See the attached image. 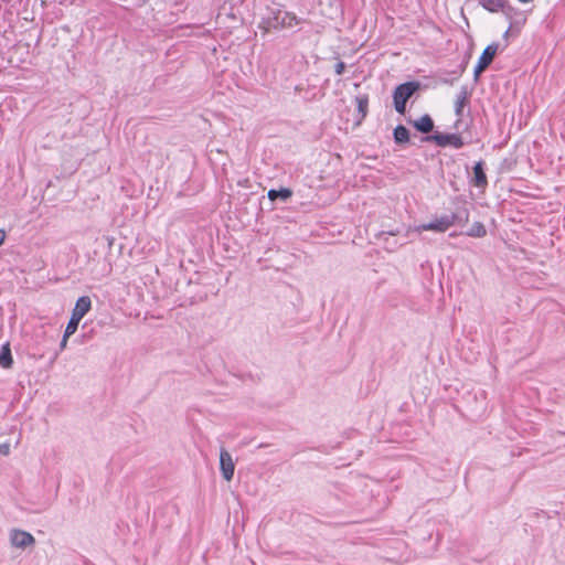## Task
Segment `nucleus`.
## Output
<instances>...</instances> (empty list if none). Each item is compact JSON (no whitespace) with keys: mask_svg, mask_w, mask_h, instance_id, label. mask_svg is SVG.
<instances>
[{"mask_svg":"<svg viewBox=\"0 0 565 565\" xmlns=\"http://www.w3.org/2000/svg\"><path fill=\"white\" fill-rule=\"evenodd\" d=\"M267 23L273 29L294 28L299 23L298 18L290 12L281 9L271 10V15L268 17Z\"/></svg>","mask_w":565,"mask_h":565,"instance_id":"1","label":"nucleus"},{"mask_svg":"<svg viewBox=\"0 0 565 565\" xmlns=\"http://www.w3.org/2000/svg\"><path fill=\"white\" fill-rule=\"evenodd\" d=\"M457 217H458L457 214L441 215L439 217L434 218L429 223H424V224L418 225L416 227V231L417 232L434 231V232H438V233H444L448 228H450L454 224L457 223Z\"/></svg>","mask_w":565,"mask_h":565,"instance_id":"2","label":"nucleus"},{"mask_svg":"<svg viewBox=\"0 0 565 565\" xmlns=\"http://www.w3.org/2000/svg\"><path fill=\"white\" fill-rule=\"evenodd\" d=\"M428 141H434L439 147H452L455 149H460L463 147L465 142L460 135L458 134H441L436 132L426 138Z\"/></svg>","mask_w":565,"mask_h":565,"instance_id":"3","label":"nucleus"},{"mask_svg":"<svg viewBox=\"0 0 565 565\" xmlns=\"http://www.w3.org/2000/svg\"><path fill=\"white\" fill-rule=\"evenodd\" d=\"M418 82H406L395 87L393 92V99L406 102L413 96L419 88Z\"/></svg>","mask_w":565,"mask_h":565,"instance_id":"4","label":"nucleus"},{"mask_svg":"<svg viewBox=\"0 0 565 565\" xmlns=\"http://www.w3.org/2000/svg\"><path fill=\"white\" fill-rule=\"evenodd\" d=\"M220 469L226 481H231L233 479L235 465L231 454L224 448L220 451Z\"/></svg>","mask_w":565,"mask_h":565,"instance_id":"5","label":"nucleus"},{"mask_svg":"<svg viewBox=\"0 0 565 565\" xmlns=\"http://www.w3.org/2000/svg\"><path fill=\"white\" fill-rule=\"evenodd\" d=\"M10 542L15 547L24 548L34 543V537L29 532L12 530L10 533Z\"/></svg>","mask_w":565,"mask_h":565,"instance_id":"6","label":"nucleus"},{"mask_svg":"<svg viewBox=\"0 0 565 565\" xmlns=\"http://www.w3.org/2000/svg\"><path fill=\"white\" fill-rule=\"evenodd\" d=\"M92 308V300L88 296H82L76 300L75 307L72 310V316L83 319Z\"/></svg>","mask_w":565,"mask_h":565,"instance_id":"7","label":"nucleus"},{"mask_svg":"<svg viewBox=\"0 0 565 565\" xmlns=\"http://www.w3.org/2000/svg\"><path fill=\"white\" fill-rule=\"evenodd\" d=\"M499 50V44L498 43H491L489 44L482 52V54L480 55L478 62L482 65H484L486 67H488L491 62L493 61V57L495 56L497 52Z\"/></svg>","mask_w":565,"mask_h":565,"instance_id":"8","label":"nucleus"},{"mask_svg":"<svg viewBox=\"0 0 565 565\" xmlns=\"http://www.w3.org/2000/svg\"><path fill=\"white\" fill-rule=\"evenodd\" d=\"M469 103V93L467 87H461L455 100V114L458 117L462 116L465 106Z\"/></svg>","mask_w":565,"mask_h":565,"instance_id":"9","label":"nucleus"},{"mask_svg":"<svg viewBox=\"0 0 565 565\" xmlns=\"http://www.w3.org/2000/svg\"><path fill=\"white\" fill-rule=\"evenodd\" d=\"M473 184L478 188H486L488 184L487 175L483 170V162L479 161L473 167Z\"/></svg>","mask_w":565,"mask_h":565,"instance_id":"10","label":"nucleus"},{"mask_svg":"<svg viewBox=\"0 0 565 565\" xmlns=\"http://www.w3.org/2000/svg\"><path fill=\"white\" fill-rule=\"evenodd\" d=\"M413 125L423 134H428L434 128V121L429 115L422 116L419 119L415 120Z\"/></svg>","mask_w":565,"mask_h":565,"instance_id":"11","label":"nucleus"},{"mask_svg":"<svg viewBox=\"0 0 565 565\" xmlns=\"http://www.w3.org/2000/svg\"><path fill=\"white\" fill-rule=\"evenodd\" d=\"M13 359L11 355L9 343L2 345L0 351V366L8 369L12 365Z\"/></svg>","mask_w":565,"mask_h":565,"instance_id":"12","label":"nucleus"},{"mask_svg":"<svg viewBox=\"0 0 565 565\" xmlns=\"http://www.w3.org/2000/svg\"><path fill=\"white\" fill-rule=\"evenodd\" d=\"M393 135H394V140H395L396 143H407L409 141V132L402 125H398L394 129V134Z\"/></svg>","mask_w":565,"mask_h":565,"instance_id":"13","label":"nucleus"},{"mask_svg":"<svg viewBox=\"0 0 565 565\" xmlns=\"http://www.w3.org/2000/svg\"><path fill=\"white\" fill-rule=\"evenodd\" d=\"M292 195V192L287 188H281L279 190L271 189L268 191V198L271 201L276 199H281L282 201H287Z\"/></svg>","mask_w":565,"mask_h":565,"instance_id":"14","label":"nucleus"},{"mask_svg":"<svg viewBox=\"0 0 565 565\" xmlns=\"http://www.w3.org/2000/svg\"><path fill=\"white\" fill-rule=\"evenodd\" d=\"M486 234L487 230L481 222H475L467 232V235L470 237H483Z\"/></svg>","mask_w":565,"mask_h":565,"instance_id":"15","label":"nucleus"},{"mask_svg":"<svg viewBox=\"0 0 565 565\" xmlns=\"http://www.w3.org/2000/svg\"><path fill=\"white\" fill-rule=\"evenodd\" d=\"M479 3L490 12H498L503 8L502 0H479Z\"/></svg>","mask_w":565,"mask_h":565,"instance_id":"16","label":"nucleus"},{"mask_svg":"<svg viewBox=\"0 0 565 565\" xmlns=\"http://www.w3.org/2000/svg\"><path fill=\"white\" fill-rule=\"evenodd\" d=\"M79 322L81 319L71 315V319L65 328L64 334H66V337H71L72 334H74L78 328Z\"/></svg>","mask_w":565,"mask_h":565,"instance_id":"17","label":"nucleus"},{"mask_svg":"<svg viewBox=\"0 0 565 565\" xmlns=\"http://www.w3.org/2000/svg\"><path fill=\"white\" fill-rule=\"evenodd\" d=\"M356 104H358L359 111L361 113L362 117L364 118L366 116L367 106H369L367 96L364 95V96L356 97Z\"/></svg>","mask_w":565,"mask_h":565,"instance_id":"18","label":"nucleus"},{"mask_svg":"<svg viewBox=\"0 0 565 565\" xmlns=\"http://www.w3.org/2000/svg\"><path fill=\"white\" fill-rule=\"evenodd\" d=\"M394 102V107H395V110L403 115L406 110V102H402V100H397V99H393Z\"/></svg>","mask_w":565,"mask_h":565,"instance_id":"19","label":"nucleus"},{"mask_svg":"<svg viewBox=\"0 0 565 565\" xmlns=\"http://www.w3.org/2000/svg\"><path fill=\"white\" fill-rule=\"evenodd\" d=\"M456 214L458 215L457 222H459V223H467L469 221V212H468V210L463 209L462 211H459Z\"/></svg>","mask_w":565,"mask_h":565,"instance_id":"20","label":"nucleus"},{"mask_svg":"<svg viewBox=\"0 0 565 565\" xmlns=\"http://www.w3.org/2000/svg\"><path fill=\"white\" fill-rule=\"evenodd\" d=\"M487 67L482 64H480L479 62L477 63V65L475 66V70H473V77L477 81L480 76V74L486 70Z\"/></svg>","mask_w":565,"mask_h":565,"instance_id":"21","label":"nucleus"},{"mask_svg":"<svg viewBox=\"0 0 565 565\" xmlns=\"http://www.w3.org/2000/svg\"><path fill=\"white\" fill-rule=\"evenodd\" d=\"M10 454V444L3 443L0 444V455L8 456Z\"/></svg>","mask_w":565,"mask_h":565,"instance_id":"22","label":"nucleus"},{"mask_svg":"<svg viewBox=\"0 0 565 565\" xmlns=\"http://www.w3.org/2000/svg\"><path fill=\"white\" fill-rule=\"evenodd\" d=\"M344 70H345V64L342 61H340L335 64L334 71H335L337 75H341L344 72Z\"/></svg>","mask_w":565,"mask_h":565,"instance_id":"23","label":"nucleus"},{"mask_svg":"<svg viewBox=\"0 0 565 565\" xmlns=\"http://www.w3.org/2000/svg\"><path fill=\"white\" fill-rule=\"evenodd\" d=\"M68 338L70 337H66V334H63V338H62V340L60 342V351L65 350V348L67 345Z\"/></svg>","mask_w":565,"mask_h":565,"instance_id":"24","label":"nucleus"},{"mask_svg":"<svg viewBox=\"0 0 565 565\" xmlns=\"http://www.w3.org/2000/svg\"><path fill=\"white\" fill-rule=\"evenodd\" d=\"M4 238H6L4 231L0 230V245H2V244H3Z\"/></svg>","mask_w":565,"mask_h":565,"instance_id":"25","label":"nucleus"},{"mask_svg":"<svg viewBox=\"0 0 565 565\" xmlns=\"http://www.w3.org/2000/svg\"><path fill=\"white\" fill-rule=\"evenodd\" d=\"M519 1H520V2H522V3H529V2H531L532 0H519Z\"/></svg>","mask_w":565,"mask_h":565,"instance_id":"26","label":"nucleus"}]
</instances>
